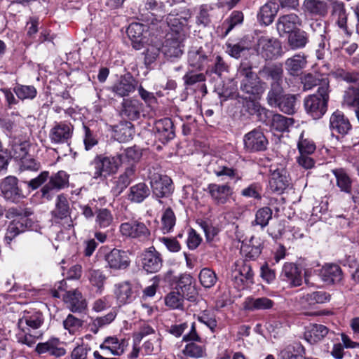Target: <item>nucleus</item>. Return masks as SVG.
<instances>
[{
	"label": "nucleus",
	"mask_w": 359,
	"mask_h": 359,
	"mask_svg": "<svg viewBox=\"0 0 359 359\" xmlns=\"http://www.w3.org/2000/svg\"><path fill=\"white\" fill-rule=\"evenodd\" d=\"M236 75L240 81L241 90L249 95V99H257L264 92L266 83L252 72V65L248 62L241 63Z\"/></svg>",
	"instance_id": "f257e3e1"
},
{
	"label": "nucleus",
	"mask_w": 359,
	"mask_h": 359,
	"mask_svg": "<svg viewBox=\"0 0 359 359\" xmlns=\"http://www.w3.org/2000/svg\"><path fill=\"white\" fill-rule=\"evenodd\" d=\"M122 163V156H97L90 164L89 173L95 180H104L114 173Z\"/></svg>",
	"instance_id": "f03ea898"
},
{
	"label": "nucleus",
	"mask_w": 359,
	"mask_h": 359,
	"mask_svg": "<svg viewBox=\"0 0 359 359\" xmlns=\"http://www.w3.org/2000/svg\"><path fill=\"white\" fill-rule=\"evenodd\" d=\"M329 82L327 79H322L318 89V94L308 96L304 100V107L306 112L314 119L322 117L327 111L328 101Z\"/></svg>",
	"instance_id": "7ed1b4c3"
},
{
	"label": "nucleus",
	"mask_w": 359,
	"mask_h": 359,
	"mask_svg": "<svg viewBox=\"0 0 359 359\" xmlns=\"http://www.w3.org/2000/svg\"><path fill=\"white\" fill-rule=\"evenodd\" d=\"M122 236L144 241L149 238L150 231L144 223L137 219H130L123 222L119 226Z\"/></svg>",
	"instance_id": "20e7f679"
},
{
	"label": "nucleus",
	"mask_w": 359,
	"mask_h": 359,
	"mask_svg": "<svg viewBox=\"0 0 359 359\" xmlns=\"http://www.w3.org/2000/svg\"><path fill=\"white\" fill-rule=\"evenodd\" d=\"M280 43L276 39L268 36L259 37L256 51L266 60H273L281 55Z\"/></svg>",
	"instance_id": "39448f33"
},
{
	"label": "nucleus",
	"mask_w": 359,
	"mask_h": 359,
	"mask_svg": "<svg viewBox=\"0 0 359 359\" xmlns=\"http://www.w3.org/2000/svg\"><path fill=\"white\" fill-rule=\"evenodd\" d=\"M107 263L106 267L111 271L126 269L130 264V260L126 251L114 248L104 255Z\"/></svg>",
	"instance_id": "423d86ee"
},
{
	"label": "nucleus",
	"mask_w": 359,
	"mask_h": 359,
	"mask_svg": "<svg viewBox=\"0 0 359 359\" xmlns=\"http://www.w3.org/2000/svg\"><path fill=\"white\" fill-rule=\"evenodd\" d=\"M150 184L154 194L158 198L167 197L173 190L172 181L167 175L150 174Z\"/></svg>",
	"instance_id": "0eeeda50"
},
{
	"label": "nucleus",
	"mask_w": 359,
	"mask_h": 359,
	"mask_svg": "<svg viewBox=\"0 0 359 359\" xmlns=\"http://www.w3.org/2000/svg\"><path fill=\"white\" fill-rule=\"evenodd\" d=\"M38 354H48L55 358H61L66 354L64 343L57 337H50L45 342L39 343L35 348Z\"/></svg>",
	"instance_id": "6e6552de"
},
{
	"label": "nucleus",
	"mask_w": 359,
	"mask_h": 359,
	"mask_svg": "<svg viewBox=\"0 0 359 359\" xmlns=\"http://www.w3.org/2000/svg\"><path fill=\"white\" fill-rule=\"evenodd\" d=\"M254 273L250 264L241 262L236 264V268L231 274V278L236 287L243 289L246 284L252 283Z\"/></svg>",
	"instance_id": "1a4fd4ad"
},
{
	"label": "nucleus",
	"mask_w": 359,
	"mask_h": 359,
	"mask_svg": "<svg viewBox=\"0 0 359 359\" xmlns=\"http://www.w3.org/2000/svg\"><path fill=\"white\" fill-rule=\"evenodd\" d=\"M1 194L6 201L19 202L23 195L18 185V179L13 176L6 177L0 184Z\"/></svg>",
	"instance_id": "9d476101"
},
{
	"label": "nucleus",
	"mask_w": 359,
	"mask_h": 359,
	"mask_svg": "<svg viewBox=\"0 0 359 359\" xmlns=\"http://www.w3.org/2000/svg\"><path fill=\"white\" fill-rule=\"evenodd\" d=\"M280 280L287 283L291 287H299L302 284V272L300 268L293 262H285L280 273Z\"/></svg>",
	"instance_id": "9b49d317"
},
{
	"label": "nucleus",
	"mask_w": 359,
	"mask_h": 359,
	"mask_svg": "<svg viewBox=\"0 0 359 359\" xmlns=\"http://www.w3.org/2000/svg\"><path fill=\"white\" fill-rule=\"evenodd\" d=\"M245 149L249 151H259L266 149L268 141L264 133L255 129L245 135L243 138Z\"/></svg>",
	"instance_id": "f8f14e48"
},
{
	"label": "nucleus",
	"mask_w": 359,
	"mask_h": 359,
	"mask_svg": "<svg viewBox=\"0 0 359 359\" xmlns=\"http://www.w3.org/2000/svg\"><path fill=\"white\" fill-rule=\"evenodd\" d=\"M206 191L217 205L226 203L233 193L232 187L227 184L212 183L208 184Z\"/></svg>",
	"instance_id": "ddd939ff"
},
{
	"label": "nucleus",
	"mask_w": 359,
	"mask_h": 359,
	"mask_svg": "<svg viewBox=\"0 0 359 359\" xmlns=\"http://www.w3.org/2000/svg\"><path fill=\"white\" fill-rule=\"evenodd\" d=\"M142 264L147 273H152L161 269L163 260L161 254L152 246L143 252Z\"/></svg>",
	"instance_id": "4468645a"
},
{
	"label": "nucleus",
	"mask_w": 359,
	"mask_h": 359,
	"mask_svg": "<svg viewBox=\"0 0 359 359\" xmlns=\"http://www.w3.org/2000/svg\"><path fill=\"white\" fill-rule=\"evenodd\" d=\"M73 130L74 127L69 123H56L50 131V140L55 144L67 143L71 139Z\"/></svg>",
	"instance_id": "2eb2a0df"
},
{
	"label": "nucleus",
	"mask_w": 359,
	"mask_h": 359,
	"mask_svg": "<svg viewBox=\"0 0 359 359\" xmlns=\"http://www.w3.org/2000/svg\"><path fill=\"white\" fill-rule=\"evenodd\" d=\"M137 87V81L130 74L121 76L110 87V90L118 97L128 96L135 91Z\"/></svg>",
	"instance_id": "dca6fc26"
},
{
	"label": "nucleus",
	"mask_w": 359,
	"mask_h": 359,
	"mask_svg": "<svg viewBox=\"0 0 359 359\" xmlns=\"http://www.w3.org/2000/svg\"><path fill=\"white\" fill-rule=\"evenodd\" d=\"M43 323V317L41 312L32 309L23 311L22 316L18 320V326L22 330L25 329H37Z\"/></svg>",
	"instance_id": "f3484780"
},
{
	"label": "nucleus",
	"mask_w": 359,
	"mask_h": 359,
	"mask_svg": "<svg viewBox=\"0 0 359 359\" xmlns=\"http://www.w3.org/2000/svg\"><path fill=\"white\" fill-rule=\"evenodd\" d=\"M147 27L143 24L134 22L131 23L127 29V34L132 41L133 47L140 50L146 42V34Z\"/></svg>",
	"instance_id": "a211bd4d"
},
{
	"label": "nucleus",
	"mask_w": 359,
	"mask_h": 359,
	"mask_svg": "<svg viewBox=\"0 0 359 359\" xmlns=\"http://www.w3.org/2000/svg\"><path fill=\"white\" fill-rule=\"evenodd\" d=\"M318 276L327 285L339 283L343 278V273L340 266L337 264H327L320 270Z\"/></svg>",
	"instance_id": "6ab92c4d"
},
{
	"label": "nucleus",
	"mask_w": 359,
	"mask_h": 359,
	"mask_svg": "<svg viewBox=\"0 0 359 359\" xmlns=\"http://www.w3.org/2000/svg\"><path fill=\"white\" fill-rule=\"evenodd\" d=\"M302 23L301 19L297 14L290 13L279 17L276 28L280 36L292 33Z\"/></svg>",
	"instance_id": "aec40b11"
},
{
	"label": "nucleus",
	"mask_w": 359,
	"mask_h": 359,
	"mask_svg": "<svg viewBox=\"0 0 359 359\" xmlns=\"http://www.w3.org/2000/svg\"><path fill=\"white\" fill-rule=\"evenodd\" d=\"M63 298L67 306L72 312L81 313L87 307L86 299L78 290L67 292Z\"/></svg>",
	"instance_id": "412c9836"
},
{
	"label": "nucleus",
	"mask_w": 359,
	"mask_h": 359,
	"mask_svg": "<svg viewBox=\"0 0 359 359\" xmlns=\"http://www.w3.org/2000/svg\"><path fill=\"white\" fill-rule=\"evenodd\" d=\"M114 294L120 306L130 304L134 299L132 285L128 281L115 284Z\"/></svg>",
	"instance_id": "4be33fe9"
},
{
	"label": "nucleus",
	"mask_w": 359,
	"mask_h": 359,
	"mask_svg": "<svg viewBox=\"0 0 359 359\" xmlns=\"http://www.w3.org/2000/svg\"><path fill=\"white\" fill-rule=\"evenodd\" d=\"M190 18L189 11L185 10L180 13H170L166 18V22L173 32L180 33L187 25Z\"/></svg>",
	"instance_id": "5701e85b"
},
{
	"label": "nucleus",
	"mask_w": 359,
	"mask_h": 359,
	"mask_svg": "<svg viewBox=\"0 0 359 359\" xmlns=\"http://www.w3.org/2000/svg\"><path fill=\"white\" fill-rule=\"evenodd\" d=\"M289 180L285 170H275L269 180V189L271 191L281 194L288 187Z\"/></svg>",
	"instance_id": "b1692460"
},
{
	"label": "nucleus",
	"mask_w": 359,
	"mask_h": 359,
	"mask_svg": "<svg viewBox=\"0 0 359 359\" xmlns=\"http://www.w3.org/2000/svg\"><path fill=\"white\" fill-rule=\"evenodd\" d=\"M31 226V222L27 217H19L11 221L9 224L5 236L8 243H10L15 236L24 232Z\"/></svg>",
	"instance_id": "393cba45"
},
{
	"label": "nucleus",
	"mask_w": 359,
	"mask_h": 359,
	"mask_svg": "<svg viewBox=\"0 0 359 359\" xmlns=\"http://www.w3.org/2000/svg\"><path fill=\"white\" fill-rule=\"evenodd\" d=\"M330 300V295L325 292L316 291L303 295L299 299V304L304 309L312 308L318 304H323Z\"/></svg>",
	"instance_id": "a878e982"
},
{
	"label": "nucleus",
	"mask_w": 359,
	"mask_h": 359,
	"mask_svg": "<svg viewBox=\"0 0 359 359\" xmlns=\"http://www.w3.org/2000/svg\"><path fill=\"white\" fill-rule=\"evenodd\" d=\"M330 126L332 130L341 135L346 134L351 128L348 119L339 111L332 114L330 118Z\"/></svg>",
	"instance_id": "bb28decb"
},
{
	"label": "nucleus",
	"mask_w": 359,
	"mask_h": 359,
	"mask_svg": "<svg viewBox=\"0 0 359 359\" xmlns=\"http://www.w3.org/2000/svg\"><path fill=\"white\" fill-rule=\"evenodd\" d=\"M278 10L277 4L269 1L260 7L257 13V20L260 24L264 25H271Z\"/></svg>",
	"instance_id": "cd10ccee"
},
{
	"label": "nucleus",
	"mask_w": 359,
	"mask_h": 359,
	"mask_svg": "<svg viewBox=\"0 0 359 359\" xmlns=\"http://www.w3.org/2000/svg\"><path fill=\"white\" fill-rule=\"evenodd\" d=\"M122 107V113L132 120L139 118L143 110L142 103L136 99L123 100Z\"/></svg>",
	"instance_id": "c85d7f7f"
},
{
	"label": "nucleus",
	"mask_w": 359,
	"mask_h": 359,
	"mask_svg": "<svg viewBox=\"0 0 359 359\" xmlns=\"http://www.w3.org/2000/svg\"><path fill=\"white\" fill-rule=\"evenodd\" d=\"M261 76L271 79L272 84H280L283 79V70L281 64H273L263 67L259 72Z\"/></svg>",
	"instance_id": "c756f323"
},
{
	"label": "nucleus",
	"mask_w": 359,
	"mask_h": 359,
	"mask_svg": "<svg viewBox=\"0 0 359 359\" xmlns=\"http://www.w3.org/2000/svg\"><path fill=\"white\" fill-rule=\"evenodd\" d=\"M263 242L259 237L252 236L250 239L241 245V251L246 257L256 259L259 256L262 250Z\"/></svg>",
	"instance_id": "7c9ffc66"
},
{
	"label": "nucleus",
	"mask_w": 359,
	"mask_h": 359,
	"mask_svg": "<svg viewBox=\"0 0 359 359\" xmlns=\"http://www.w3.org/2000/svg\"><path fill=\"white\" fill-rule=\"evenodd\" d=\"M126 346V342L124 339L119 340L116 337H109L104 339L100 348L114 355H120L124 352Z\"/></svg>",
	"instance_id": "2f4dec72"
},
{
	"label": "nucleus",
	"mask_w": 359,
	"mask_h": 359,
	"mask_svg": "<svg viewBox=\"0 0 359 359\" xmlns=\"http://www.w3.org/2000/svg\"><path fill=\"white\" fill-rule=\"evenodd\" d=\"M273 305L274 302L265 297L257 298L249 297L245 299L243 303L244 309L252 311L256 310H268L271 309Z\"/></svg>",
	"instance_id": "473e14b6"
},
{
	"label": "nucleus",
	"mask_w": 359,
	"mask_h": 359,
	"mask_svg": "<svg viewBox=\"0 0 359 359\" xmlns=\"http://www.w3.org/2000/svg\"><path fill=\"white\" fill-rule=\"evenodd\" d=\"M306 62L304 55L296 54L285 60V67L290 75L297 76L306 67Z\"/></svg>",
	"instance_id": "72a5a7b5"
},
{
	"label": "nucleus",
	"mask_w": 359,
	"mask_h": 359,
	"mask_svg": "<svg viewBox=\"0 0 359 359\" xmlns=\"http://www.w3.org/2000/svg\"><path fill=\"white\" fill-rule=\"evenodd\" d=\"M155 128L159 138L168 141L175 137L173 123L170 118H165L156 122Z\"/></svg>",
	"instance_id": "f704fd0d"
},
{
	"label": "nucleus",
	"mask_w": 359,
	"mask_h": 359,
	"mask_svg": "<svg viewBox=\"0 0 359 359\" xmlns=\"http://www.w3.org/2000/svg\"><path fill=\"white\" fill-rule=\"evenodd\" d=\"M267 117H271L269 124L271 129L278 132H284L291 126L294 121L291 118H287L280 114H272L270 111H266Z\"/></svg>",
	"instance_id": "c9c22d12"
},
{
	"label": "nucleus",
	"mask_w": 359,
	"mask_h": 359,
	"mask_svg": "<svg viewBox=\"0 0 359 359\" xmlns=\"http://www.w3.org/2000/svg\"><path fill=\"white\" fill-rule=\"evenodd\" d=\"M113 133L118 142H127L133 137L134 130L130 122L123 121L113 127Z\"/></svg>",
	"instance_id": "e433bc0d"
},
{
	"label": "nucleus",
	"mask_w": 359,
	"mask_h": 359,
	"mask_svg": "<svg viewBox=\"0 0 359 359\" xmlns=\"http://www.w3.org/2000/svg\"><path fill=\"white\" fill-rule=\"evenodd\" d=\"M304 347L298 344L293 343L283 348L278 355V359H302Z\"/></svg>",
	"instance_id": "4c0bfd02"
},
{
	"label": "nucleus",
	"mask_w": 359,
	"mask_h": 359,
	"mask_svg": "<svg viewBox=\"0 0 359 359\" xmlns=\"http://www.w3.org/2000/svg\"><path fill=\"white\" fill-rule=\"evenodd\" d=\"M328 334V329L323 325H311L304 334L305 339L310 344L321 341Z\"/></svg>",
	"instance_id": "58836bf2"
},
{
	"label": "nucleus",
	"mask_w": 359,
	"mask_h": 359,
	"mask_svg": "<svg viewBox=\"0 0 359 359\" xmlns=\"http://www.w3.org/2000/svg\"><path fill=\"white\" fill-rule=\"evenodd\" d=\"M303 8L305 12L313 15L324 16L327 13V5L323 1L305 0Z\"/></svg>",
	"instance_id": "ea45409f"
},
{
	"label": "nucleus",
	"mask_w": 359,
	"mask_h": 359,
	"mask_svg": "<svg viewBox=\"0 0 359 359\" xmlns=\"http://www.w3.org/2000/svg\"><path fill=\"white\" fill-rule=\"evenodd\" d=\"M250 41L247 39H243L237 43L226 44V53L231 57L238 59L245 55V53L251 49Z\"/></svg>",
	"instance_id": "a19ab883"
},
{
	"label": "nucleus",
	"mask_w": 359,
	"mask_h": 359,
	"mask_svg": "<svg viewBox=\"0 0 359 359\" xmlns=\"http://www.w3.org/2000/svg\"><path fill=\"white\" fill-rule=\"evenodd\" d=\"M150 194V189L144 183H138L130 188L128 200L133 203H141Z\"/></svg>",
	"instance_id": "79ce46f5"
},
{
	"label": "nucleus",
	"mask_w": 359,
	"mask_h": 359,
	"mask_svg": "<svg viewBox=\"0 0 359 359\" xmlns=\"http://www.w3.org/2000/svg\"><path fill=\"white\" fill-rule=\"evenodd\" d=\"M207 61L208 56L201 48H193L189 51L188 62L190 66L201 69L207 63Z\"/></svg>",
	"instance_id": "37998d69"
},
{
	"label": "nucleus",
	"mask_w": 359,
	"mask_h": 359,
	"mask_svg": "<svg viewBox=\"0 0 359 359\" xmlns=\"http://www.w3.org/2000/svg\"><path fill=\"white\" fill-rule=\"evenodd\" d=\"M177 289L181 294L187 298H191L195 292V287L193 284V278L189 274H182L180 276Z\"/></svg>",
	"instance_id": "c03bdc74"
},
{
	"label": "nucleus",
	"mask_w": 359,
	"mask_h": 359,
	"mask_svg": "<svg viewBox=\"0 0 359 359\" xmlns=\"http://www.w3.org/2000/svg\"><path fill=\"white\" fill-rule=\"evenodd\" d=\"M332 15L336 19L338 26L346 30L347 15L344 8V4L341 1H334L332 4Z\"/></svg>",
	"instance_id": "a18cd8bd"
},
{
	"label": "nucleus",
	"mask_w": 359,
	"mask_h": 359,
	"mask_svg": "<svg viewBox=\"0 0 359 359\" xmlns=\"http://www.w3.org/2000/svg\"><path fill=\"white\" fill-rule=\"evenodd\" d=\"M135 175V170L132 167L126 169L124 173L121 175L116 182V186L113 191L116 194H120L131 182Z\"/></svg>",
	"instance_id": "49530a36"
},
{
	"label": "nucleus",
	"mask_w": 359,
	"mask_h": 359,
	"mask_svg": "<svg viewBox=\"0 0 359 359\" xmlns=\"http://www.w3.org/2000/svg\"><path fill=\"white\" fill-rule=\"evenodd\" d=\"M162 52L167 57H179L182 54L181 43L177 40L168 39L162 46Z\"/></svg>",
	"instance_id": "de8ad7c7"
},
{
	"label": "nucleus",
	"mask_w": 359,
	"mask_h": 359,
	"mask_svg": "<svg viewBox=\"0 0 359 359\" xmlns=\"http://www.w3.org/2000/svg\"><path fill=\"white\" fill-rule=\"evenodd\" d=\"M337 180V184L341 191L349 193L351 187V180L343 168L332 170Z\"/></svg>",
	"instance_id": "09e8293b"
},
{
	"label": "nucleus",
	"mask_w": 359,
	"mask_h": 359,
	"mask_svg": "<svg viewBox=\"0 0 359 359\" xmlns=\"http://www.w3.org/2000/svg\"><path fill=\"white\" fill-rule=\"evenodd\" d=\"M308 42L307 34L305 32L297 30L290 34L288 43L293 49L303 48Z\"/></svg>",
	"instance_id": "8fccbe9b"
},
{
	"label": "nucleus",
	"mask_w": 359,
	"mask_h": 359,
	"mask_svg": "<svg viewBox=\"0 0 359 359\" xmlns=\"http://www.w3.org/2000/svg\"><path fill=\"white\" fill-rule=\"evenodd\" d=\"M114 217L110 210L106 208L99 209L96 212L95 224L100 229H104L111 225Z\"/></svg>",
	"instance_id": "3c124183"
},
{
	"label": "nucleus",
	"mask_w": 359,
	"mask_h": 359,
	"mask_svg": "<svg viewBox=\"0 0 359 359\" xmlns=\"http://www.w3.org/2000/svg\"><path fill=\"white\" fill-rule=\"evenodd\" d=\"M182 354L184 356H189L193 358H201L206 355L205 348L201 345L195 343H189L185 346L182 350Z\"/></svg>",
	"instance_id": "603ef678"
},
{
	"label": "nucleus",
	"mask_w": 359,
	"mask_h": 359,
	"mask_svg": "<svg viewBox=\"0 0 359 359\" xmlns=\"http://www.w3.org/2000/svg\"><path fill=\"white\" fill-rule=\"evenodd\" d=\"M55 217L65 219L69 215V203L66 197L62 195L57 196L56 207L53 211Z\"/></svg>",
	"instance_id": "864d4df0"
},
{
	"label": "nucleus",
	"mask_w": 359,
	"mask_h": 359,
	"mask_svg": "<svg viewBox=\"0 0 359 359\" xmlns=\"http://www.w3.org/2000/svg\"><path fill=\"white\" fill-rule=\"evenodd\" d=\"M88 280L92 286L101 292L106 280V276L100 270L90 269L88 271Z\"/></svg>",
	"instance_id": "5fc2aeb1"
},
{
	"label": "nucleus",
	"mask_w": 359,
	"mask_h": 359,
	"mask_svg": "<svg viewBox=\"0 0 359 359\" xmlns=\"http://www.w3.org/2000/svg\"><path fill=\"white\" fill-rule=\"evenodd\" d=\"M17 97L22 100H32L36 95V90L33 86L17 85L13 89Z\"/></svg>",
	"instance_id": "6e6d98bb"
},
{
	"label": "nucleus",
	"mask_w": 359,
	"mask_h": 359,
	"mask_svg": "<svg viewBox=\"0 0 359 359\" xmlns=\"http://www.w3.org/2000/svg\"><path fill=\"white\" fill-rule=\"evenodd\" d=\"M115 316L116 315L114 313H109L104 316L96 318L89 324L90 331L94 334L97 333L100 328L111 323Z\"/></svg>",
	"instance_id": "4d7b16f0"
},
{
	"label": "nucleus",
	"mask_w": 359,
	"mask_h": 359,
	"mask_svg": "<svg viewBox=\"0 0 359 359\" xmlns=\"http://www.w3.org/2000/svg\"><path fill=\"white\" fill-rule=\"evenodd\" d=\"M184 297H185V296L181 294L179 290L172 291L167 294L165 298V302L166 306L171 309H181L182 306Z\"/></svg>",
	"instance_id": "13d9d810"
},
{
	"label": "nucleus",
	"mask_w": 359,
	"mask_h": 359,
	"mask_svg": "<svg viewBox=\"0 0 359 359\" xmlns=\"http://www.w3.org/2000/svg\"><path fill=\"white\" fill-rule=\"evenodd\" d=\"M344 104L350 107H359V89L357 88H348L344 95Z\"/></svg>",
	"instance_id": "bf43d9fd"
},
{
	"label": "nucleus",
	"mask_w": 359,
	"mask_h": 359,
	"mask_svg": "<svg viewBox=\"0 0 359 359\" xmlns=\"http://www.w3.org/2000/svg\"><path fill=\"white\" fill-rule=\"evenodd\" d=\"M69 183V175L64 170H60L56 174L53 175L50 179L49 184L52 188L60 189L68 185Z\"/></svg>",
	"instance_id": "052dcab7"
},
{
	"label": "nucleus",
	"mask_w": 359,
	"mask_h": 359,
	"mask_svg": "<svg viewBox=\"0 0 359 359\" xmlns=\"http://www.w3.org/2000/svg\"><path fill=\"white\" fill-rule=\"evenodd\" d=\"M295 100L294 95H283L276 107H278L283 112L292 114L295 111Z\"/></svg>",
	"instance_id": "680f3d73"
},
{
	"label": "nucleus",
	"mask_w": 359,
	"mask_h": 359,
	"mask_svg": "<svg viewBox=\"0 0 359 359\" xmlns=\"http://www.w3.org/2000/svg\"><path fill=\"white\" fill-rule=\"evenodd\" d=\"M175 216L173 211L170 208H167L161 217L162 231L163 233L171 231L175 224Z\"/></svg>",
	"instance_id": "e2e57ef3"
},
{
	"label": "nucleus",
	"mask_w": 359,
	"mask_h": 359,
	"mask_svg": "<svg viewBox=\"0 0 359 359\" xmlns=\"http://www.w3.org/2000/svg\"><path fill=\"white\" fill-rule=\"evenodd\" d=\"M199 280L203 287L210 288L216 283L217 276L213 271L205 268L200 272Z\"/></svg>",
	"instance_id": "0e129e2a"
},
{
	"label": "nucleus",
	"mask_w": 359,
	"mask_h": 359,
	"mask_svg": "<svg viewBox=\"0 0 359 359\" xmlns=\"http://www.w3.org/2000/svg\"><path fill=\"white\" fill-rule=\"evenodd\" d=\"M212 8L210 6L202 5L196 14V23L207 26L210 22L211 11Z\"/></svg>",
	"instance_id": "69168bd1"
},
{
	"label": "nucleus",
	"mask_w": 359,
	"mask_h": 359,
	"mask_svg": "<svg viewBox=\"0 0 359 359\" xmlns=\"http://www.w3.org/2000/svg\"><path fill=\"white\" fill-rule=\"evenodd\" d=\"M271 217L272 210L268 207H264L257 210L255 215V223L264 228L267 226Z\"/></svg>",
	"instance_id": "338daca9"
},
{
	"label": "nucleus",
	"mask_w": 359,
	"mask_h": 359,
	"mask_svg": "<svg viewBox=\"0 0 359 359\" xmlns=\"http://www.w3.org/2000/svg\"><path fill=\"white\" fill-rule=\"evenodd\" d=\"M90 352V346L88 344L82 343L73 348L70 356L72 359H87Z\"/></svg>",
	"instance_id": "774afa93"
}]
</instances>
